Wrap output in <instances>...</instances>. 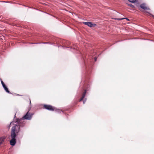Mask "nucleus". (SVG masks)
<instances>
[{
	"instance_id": "f257e3e1",
	"label": "nucleus",
	"mask_w": 154,
	"mask_h": 154,
	"mask_svg": "<svg viewBox=\"0 0 154 154\" xmlns=\"http://www.w3.org/2000/svg\"><path fill=\"white\" fill-rule=\"evenodd\" d=\"M25 122L23 121V119H17L16 122H11L10 125H13L14 126L12 127L11 134L17 135L18 133L20 131V127L24 126Z\"/></svg>"
},
{
	"instance_id": "f03ea898",
	"label": "nucleus",
	"mask_w": 154,
	"mask_h": 154,
	"mask_svg": "<svg viewBox=\"0 0 154 154\" xmlns=\"http://www.w3.org/2000/svg\"><path fill=\"white\" fill-rule=\"evenodd\" d=\"M33 114V113L29 112L28 111L21 119H23V121H24V119L30 120L32 118Z\"/></svg>"
},
{
	"instance_id": "7ed1b4c3",
	"label": "nucleus",
	"mask_w": 154,
	"mask_h": 154,
	"mask_svg": "<svg viewBox=\"0 0 154 154\" xmlns=\"http://www.w3.org/2000/svg\"><path fill=\"white\" fill-rule=\"evenodd\" d=\"M44 108L51 111H56L57 109L52 106L46 104L43 105Z\"/></svg>"
},
{
	"instance_id": "20e7f679",
	"label": "nucleus",
	"mask_w": 154,
	"mask_h": 154,
	"mask_svg": "<svg viewBox=\"0 0 154 154\" xmlns=\"http://www.w3.org/2000/svg\"><path fill=\"white\" fill-rule=\"evenodd\" d=\"M16 136V135L11 134V139L10 140V144L12 146H14L16 143V139H15Z\"/></svg>"
},
{
	"instance_id": "39448f33",
	"label": "nucleus",
	"mask_w": 154,
	"mask_h": 154,
	"mask_svg": "<svg viewBox=\"0 0 154 154\" xmlns=\"http://www.w3.org/2000/svg\"><path fill=\"white\" fill-rule=\"evenodd\" d=\"M140 7L141 8H142V9H143L144 10H149V8L148 7H147L146 6V4L145 3H143V4H141L140 5Z\"/></svg>"
},
{
	"instance_id": "423d86ee",
	"label": "nucleus",
	"mask_w": 154,
	"mask_h": 154,
	"mask_svg": "<svg viewBox=\"0 0 154 154\" xmlns=\"http://www.w3.org/2000/svg\"><path fill=\"white\" fill-rule=\"evenodd\" d=\"M83 24L87 25L90 27H92L94 26L95 24H93L91 22H85L83 23Z\"/></svg>"
},
{
	"instance_id": "0eeeda50",
	"label": "nucleus",
	"mask_w": 154,
	"mask_h": 154,
	"mask_svg": "<svg viewBox=\"0 0 154 154\" xmlns=\"http://www.w3.org/2000/svg\"><path fill=\"white\" fill-rule=\"evenodd\" d=\"M86 90H85L83 93L82 95V97L79 100V101H81L85 97L86 94Z\"/></svg>"
},
{
	"instance_id": "6e6552de",
	"label": "nucleus",
	"mask_w": 154,
	"mask_h": 154,
	"mask_svg": "<svg viewBox=\"0 0 154 154\" xmlns=\"http://www.w3.org/2000/svg\"><path fill=\"white\" fill-rule=\"evenodd\" d=\"M6 137L5 136L0 137V146L3 143Z\"/></svg>"
},
{
	"instance_id": "1a4fd4ad",
	"label": "nucleus",
	"mask_w": 154,
	"mask_h": 154,
	"mask_svg": "<svg viewBox=\"0 0 154 154\" xmlns=\"http://www.w3.org/2000/svg\"><path fill=\"white\" fill-rule=\"evenodd\" d=\"M115 20H120L124 19H126L128 21H129L130 20L129 19H128V18H115Z\"/></svg>"
},
{
	"instance_id": "9d476101",
	"label": "nucleus",
	"mask_w": 154,
	"mask_h": 154,
	"mask_svg": "<svg viewBox=\"0 0 154 154\" xmlns=\"http://www.w3.org/2000/svg\"><path fill=\"white\" fill-rule=\"evenodd\" d=\"M1 81V82L2 84V85L3 87V88H4L5 87H6V85L4 84V82H3V81H2V79H0Z\"/></svg>"
},
{
	"instance_id": "9b49d317",
	"label": "nucleus",
	"mask_w": 154,
	"mask_h": 154,
	"mask_svg": "<svg viewBox=\"0 0 154 154\" xmlns=\"http://www.w3.org/2000/svg\"><path fill=\"white\" fill-rule=\"evenodd\" d=\"M4 89H5V90L8 93H11L10 92V91H9L8 90V88L6 87H5L4 88Z\"/></svg>"
},
{
	"instance_id": "f8f14e48",
	"label": "nucleus",
	"mask_w": 154,
	"mask_h": 154,
	"mask_svg": "<svg viewBox=\"0 0 154 154\" xmlns=\"http://www.w3.org/2000/svg\"><path fill=\"white\" fill-rule=\"evenodd\" d=\"M129 2H132L134 3L136 2V0H128Z\"/></svg>"
},
{
	"instance_id": "ddd939ff",
	"label": "nucleus",
	"mask_w": 154,
	"mask_h": 154,
	"mask_svg": "<svg viewBox=\"0 0 154 154\" xmlns=\"http://www.w3.org/2000/svg\"><path fill=\"white\" fill-rule=\"evenodd\" d=\"M128 5L130 6L132 8H134V5L131 4H129Z\"/></svg>"
},
{
	"instance_id": "4468645a",
	"label": "nucleus",
	"mask_w": 154,
	"mask_h": 154,
	"mask_svg": "<svg viewBox=\"0 0 154 154\" xmlns=\"http://www.w3.org/2000/svg\"><path fill=\"white\" fill-rule=\"evenodd\" d=\"M94 59H95V61H96V60H97V57H95L94 58Z\"/></svg>"
},
{
	"instance_id": "2eb2a0df",
	"label": "nucleus",
	"mask_w": 154,
	"mask_h": 154,
	"mask_svg": "<svg viewBox=\"0 0 154 154\" xmlns=\"http://www.w3.org/2000/svg\"><path fill=\"white\" fill-rule=\"evenodd\" d=\"M85 103V102L84 101H83V103L84 104Z\"/></svg>"
},
{
	"instance_id": "dca6fc26",
	"label": "nucleus",
	"mask_w": 154,
	"mask_h": 154,
	"mask_svg": "<svg viewBox=\"0 0 154 154\" xmlns=\"http://www.w3.org/2000/svg\"><path fill=\"white\" fill-rule=\"evenodd\" d=\"M153 17L154 18V16H153Z\"/></svg>"
}]
</instances>
